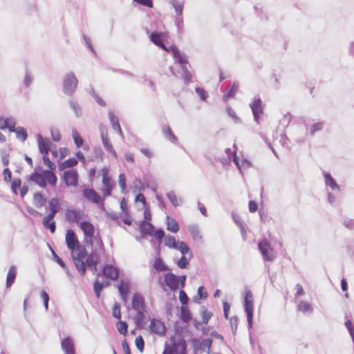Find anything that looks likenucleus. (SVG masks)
<instances>
[{"mask_svg": "<svg viewBox=\"0 0 354 354\" xmlns=\"http://www.w3.org/2000/svg\"><path fill=\"white\" fill-rule=\"evenodd\" d=\"M323 175L324 178V183L326 187H330L334 192L340 191L339 186L329 173L324 171Z\"/></svg>", "mask_w": 354, "mask_h": 354, "instance_id": "24", "label": "nucleus"}, {"mask_svg": "<svg viewBox=\"0 0 354 354\" xmlns=\"http://www.w3.org/2000/svg\"><path fill=\"white\" fill-rule=\"evenodd\" d=\"M79 226L84 234V243L91 248H95L100 251L104 250V244L101 236L96 231L94 225L88 221H82L79 223Z\"/></svg>", "mask_w": 354, "mask_h": 354, "instance_id": "3", "label": "nucleus"}, {"mask_svg": "<svg viewBox=\"0 0 354 354\" xmlns=\"http://www.w3.org/2000/svg\"><path fill=\"white\" fill-rule=\"evenodd\" d=\"M41 297L44 301L45 309L47 310L48 309L49 296L45 290H42L41 292Z\"/></svg>", "mask_w": 354, "mask_h": 354, "instance_id": "59", "label": "nucleus"}, {"mask_svg": "<svg viewBox=\"0 0 354 354\" xmlns=\"http://www.w3.org/2000/svg\"><path fill=\"white\" fill-rule=\"evenodd\" d=\"M171 346L174 354H186L187 344L184 339L181 337L173 339Z\"/></svg>", "mask_w": 354, "mask_h": 354, "instance_id": "16", "label": "nucleus"}, {"mask_svg": "<svg viewBox=\"0 0 354 354\" xmlns=\"http://www.w3.org/2000/svg\"><path fill=\"white\" fill-rule=\"evenodd\" d=\"M118 290L120 292L122 299L126 301L129 291V281L128 280L122 279L118 285Z\"/></svg>", "mask_w": 354, "mask_h": 354, "instance_id": "25", "label": "nucleus"}, {"mask_svg": "<svg viewBox=\"0 0 354 354\" xmlns=\"http://www.w3.org/2000/svg\"><path fill=\"white\" fill-rule=\"evenodd\" d=\"M29 180L41 188H45L48 185L55 187L57 183V177L52 171L36 169L30 176Z\"/></svg>", "mask_w": 354, "mask_h": 354, "instance_id": "4", "label": "nucleus"}, {"mask_svg": "<svg viewBox=\"0 0 354 354\" xmlns=\"http://www.w3.org/2000/svg\"><path fill=\"white\" fill-rule=\"evenodd\" d=\"M259 249L266 261H272L276 257L273 249L266 239L259 243Z\"/></svg>", "mask_w": 354, "mask_h": 354, "instance_id": "12", "label": "nucleus"}, {"mask_svg": "<svg viewBox=\"0 0 354 354\" xmlns=\"http://www.w3.org/2000/svg\"><path fill=\"white\" fill-rule=\"evenodd\" d=\"M132 307L135 310H146L144 297L139 293L133 295Z\"/></svg>", "mask_w": 354, "mask_h": 354, "instance_id": "19", "label": "nucleus"}, {"mask_svg": "<svg viewBox=\"0 0 354 354\" xmlns=\"http://www.w3.org/2000/svg\"><path fill=\"white\" fill-rule=\"evenodd\" d=\"M51 138L53 141L58 142L61 139L60 133L57 129H52L50 131Z\"/></svg>", "mask_w": 354, "mask_h": 354, "instance_id": "58", "label": "nucleus"}, {"mask_svg": "<svg viewBox=\"0 0 354 354\" xmlns=\"http://www.w3.org/2000/svg\"><path fill=\"white\" fill-rule=\"evenodd\" d=\"M82 193L85 198L89 202L95 204H100L101 206L103 205L102 198L94 189L86 188L82 191Z\"/></svg>", "mask_w": 354, "mask_h": 354, "instance_id": "15", "label": "nucleus"}, {"mask_svg": "<svg viewBox=\"0 0 354 354\" xmlns=\"http://www.w3.org/2000/svg\"><path fill=\"white\" fill-rule=\"evenodd\" d=\"M180 318L185 323H187L191 320L192 315L187 307L182 306L180 308Z\"/></svg>", "mask_w": 354, "mask_h": 354, "instance_id": "41", "label": "nucleus"}, {"mask_svg": "<svg viewBox=\"0 0 354 354\" xmlns=\"http://www.w3.org/2000/svg\"><path fill=\"white\" fill-rule=\"evenodd\" d=\"M153 225L148 221H142L140 225V230L143 234H152Z\"/></svg>", "mask_w": 354, "mask_h": 354, "instance_id": "33", "label": "nucleus"}, {"mask_svg": "<svg viewBox=\"0 0 354 354\" xmlns=\"http://www.w3.org/2000/svg\"><path fill=\"white\" fill-rule=\"evenodd\" d=\"M167 197L170 200L172 205L175 207L179 205L180 203H181V201H179L176 194L174 192H170L167 193Z\"/></svg>", "mask_w": 354, "mask_h": 354, "instance_id": "50", "label": "nucleus"}, {"mask_svg": "<svg viewBox=\"0 0 354 354\" xmlns=\"http://www.w3.org/2000/svg\"><path fill=\"white\" fill-rule=\"evenodd\" d=\"M136 313L133 317V321L136 325L138 327H142L144 324L145 310H136Z\"/></svg>", "mask_w": 354, "mask_h": 354, "instance_id": "34", "label": "nucleus"}, {"mask_svg": "<svg viewBox=\"0 0 354 354\" xmlns=\"http://www.w3.org/2000/svg\"><path fill=\"white\" fill-rule=\"evenodd\" d=\"M78 173L76 169H71L63 173L62 179L68 187H76L78 183Z\"/></svg>", "mask_w": 354, "mask_h": 354, "instance_id": "11", "label": "nucleus"}, {"mask_svg": "<svg viewBox=\"0 0 354 354\" xmlns=\"http://www.w3.org/2000/svg\"><path fill=\"white\" fill-rule=\"evenodd\" d=\"M252 109L254 119L259 122L261 115L263 113L262 102L259 96L254 97L252 102L250 104Z\"/></svg>", "mask_w": 354, "mask_h": 354, "instance_id": "14", "label": "nucleus"}, {"mask_svg": "<svg viewBox=\"0 0 354 354\" xmlns=\"http://www.w3.org/2000/svg\"><path fill=\"white\" fill-rule=\"evenodd\" d=\"M164 243L165 246L178 250L182 254H189V258L192 257V252L189 247L182 241H177L174 236L167 235L165 237Z\"/></svg>", "mask_w": 354, "mask_h": 354, "instance_id": "7", "label": "nucleus"}, {"mask_svg": "<svg viewBox=\"0 0 354 354\" xmlns=\"http://www.w3.org/2000/svg\"><path fill=\"white\" fill-rule=\"evenodd\" d=\"M239 84L236 82H234L231 88L227 92V93L225 94L223 97V99L225 102H227L230 98H233L236 93L238 89Z\"/></svg>", "mask_w": 354, "mask_h": 354, "instance_id": "40", "label": "nucleus"}, {"mask_svg": "<svg viewBox=\"0 0 354 354\" xmlns=\"http://www.w3.org/2000/svg\"><path fill=\"white\" fill-rule=\"evenodd\" d=\"M77 160L75 158H71L66 160L59 164V169L64 170L66 168L72 167L77 164Z\"/></svg>", "mask_w": 354, "mask_h": 354, "instance_id": "32", "label": "nucleus"}, {"mask_svg": "<svg viewBox=\"0 0 354 354\" xmlns=\"http://www.w3.org/2000/svg\"><path fill=\"white\" fill-rule=\"evenodd\" d=\"M17 274V268L15 266H12L10 267L6 278V287L9 288L12 286V284L15 282V277Z\"/></svg>", "mask_w": 354, "mask_h": 354, "instance_id": "28", "label": "nucleus"}, {"mask_svg": "<svg viewBox=\"0 0 354 354\" xmlns=\"http://www.w3.org/2000/svg\"><path fill=\"white\" fill-rule=\"evenodd\" d=\"M324 124L323 122H318L313 124L309 129H306L307 131H310L311 136H313L316 132L323 129Z\"/></svg>", "mask_w": 354, "mask_h": 354, "instance_id": "44", "label": "nucleus"}, {"mask_svg": "<svg viewBox=\"0 0 354 354\" xmlns=\"http://www.w3.org/2000/svg\"><path fill=\"white\" fill-rule=\"evenodd\" d=\"M72 138L73 139L74 143L77 148H80L83 145V139L82 138L81 136L80 135L79 132L77 129H73L71 131Z\"/></svg>", "mask_w": 354, "mask_h": 354, "instance_id": "36", "label": "nucleus"}, {"mask_svg": "<svg viewBox=\"0 0 354 354\" xmlns=\"http://www.w3.org/2000/svg\"><path fill=\"white\" fill-rule=\"evenodd\" d=\"M37 141L39 152L42 154H48L50 149V141L43 138L40 134L37 136Z\"/></svg>", "mask_w": 354, "mask_h": 354, "instance_id": "17", "label": "nucleus"}, {"mask_svg": "<svg viewBox=\"0 0 354 354\" xmlns=\"http://www.w3.org/2000/svg\"><path fill=\"white\" fill-rule=\"evenodd\" d=\"M103 273L105 277L115 280L119 276V269L112 265H106L103 269Z\"/></svg>", "mask_w": 354, "mask_h": 354, "instance_id": "22", "label": "nucleus"}, {"mask_svg": "<svg viewBox=\"0 0 354 354\" xmlns=\"http://www.w3.org/2000/svg\"><path fill=\"white\" fill-rule=\"evenodd\" d=\"M179 299L183 305H185L187 304L189 298L186 294V292L183 290H180L179 292Z\"/></svg>", "mask_w": 354, "mask_h": 354, "instance_id": "60", "label": "nucleus"}, {"mask_svg": "<svg viewBox=\"0 0 354 354\" xmlns=\"http://www.w3.org/2000/svg\"><path fill=\"white\" fill-rule=\"evenodd\" d=\"M43 161L44 165L48 167V171H53V170L55 169L56 165L54 162L50 161V158L48 156V154H44V156H43Z\"/></svg>", "mask_w": 354, "mask_h": 354, "instance_id": "48", "label": "nucleus"}, {"mask_svg": "<svg viewBox=\"0 0 354 354\" xmlns=\"http://www.w3.org/2000/svg\"><path fill=\"white\" fill-rule=\"evenodd\" d=\"M232 217H233L234 221L239 227L243 239H245L246 231H245L244 225L241 220V218L238 215H236V214H233Z\"/></svg>", "mask_w": 354, "mask_h": 354, "instance_id": "42", "label": "nucleus"}, {"mask_svg": "<svg viewBox=\"0 0 354 354\" xmlns=\"http://www.w3.org/2000/svg\"><path fill=\"white\" fill-rule=\"evenodd\" d=\"M15 124H16L15 120L14 118H12V119L10 120V122H8V124L6 129H8L10 132L15 133L16 129H17V127H15Z\"/></svg>", "mask_w": 354, "mask_h": 354, "instance_id": "62", "label": "nucleus"}, {"mask_svg": "<svg viewBox=\"0 0 354 354\" xmlns=\"http://www.w3.org/2000/svg\"><path fill=\"white\" fill-rule=\"evenodd\" d=\"M118 183L121 188L122 192H124V191L126 190V177L124 174H120L119 175Z\"/></svg>", "mask_w": 354, "mask_h": 354, "instance_id": "56", "label": "nucleus"}, {"mask_svg": "<svg viewBox=\"0 0 354 354\" xmlns=\"http://www.w3.org/2000/svg\"><path fill=\"white\" fill-rule=\"evenodd\" d=\"M66 243L71 252V256L77 270L84 275L86 272L84 260L87 257V251L85 246L81 245L72 230H68L66 233Z\"/></svg>", "mask_w": 354, "mask_h": 354, "instance_id": "2", "label": "nucleus"}, {"mask_svg": "<svg viewBox=\"0 0 354 354\" xmlns=\"http://www.w3.org/2000/svg\"><path fill=\"white\" fill-rule=\"evenodd\" d=\"M225 153L226 154V157H223L221 158V162L223 165L230 164L232 160L241 173L243 170L250 168L252 165L251 162L245 158H243V165H241L240 157L236 154L235 151H232L230 149H226L225 150Z\"/></svg>", "mask_w": 354, "mask_h": 354, "instance_id": "5", "label": "nucleus"}, {"mask_svg": "<svg viewBox=\"0 0 354 354\" xmlns=\"http://www.w3.org/2000/svg\"><path fill=\"white\" fill-rule=\"evenodd\" d=\"M101 138L108 137L107 127L104 124H100L99 127Z\"/></svg>", "mask_w": 354, "mask_h": 354, "instance_id": "63", "label": "nucleus"}, {"mask_svg": "<svg viewBox=\"0 0 354 354\" xmlns=\"http://www.w3.org/2000/svg\"><path fill=\"white\" fill-rule=\"evenodd\" d=\"M102 139V145H103V147L104 148L108 151L110 153L112 154V156L115 158H118V153H116V151H115L112 144L111 143L109 139V137H105V138H101Z\"/></svg>", "mask_w": 354, "mask_h": 354, "instance_id": "29", "label": "nucleus"}, {"mask_svg": "<svg viewBox=\"0 0 354 354\" xmlns=\"http://www.w3.org/2000/svg\"><path fill=\"white\" fill-rule=\"evenodd\" d=\"M297 309L303 313H312L313 310L310 304L304 301H301L298 304Z\"/></svg>", "mask_w": 354, "mask_h": 354, "instance_id": "31", "label": "nucleus"}, {"mask_svg": "<svg viewBox=\"0 0 354 354\" xmlns=\"http://www.w3.org/2000/svg\"><path fill=\"white\" fill-rule=\"evenodd\" d=\"M153 236L158 241H161L162 238L165 237V232L161 229H158L154 232Z\"/></svg>", "mask_w": 354, "mask_h": 354, "instance_id": "64", "label": "nucleus"}, {"mask_svg": "<svg viewBox=\"0 0 354 354\" xmlns=\"http://www.w3.org/2000/svg\"><path fill=\"white\" fill-rule=\"evenodd\" d=\"M164 280H165L166 285L171 290H176L178 288L179 279L176 275H175L172 273H167L164 276Z\"/></svg>", "mask_w": 354, "mask_h": 354, "instance_id": "18", "label": "nucleus"}, {"mask_svg": "<svg viewBox=\"0 0 354 354\" xmlns=\"http://www.w3.org/2000/svg\"><path fill=\"white\" fill-rule=\"evenodd\" d=\"M191 259L189 258V254H183L181 258L177 261V266L180 268H185Z\"/></svg>", "mask_w": 354, "mask_h": 354, "instance_id": "45", "label": "nucleus"}, {"mask_svg": "<svg viewBox=\"0 0 354 354\" xmlns=\"http://www.w3.org/2000/svg\"><path fill=\"white\" fill-rule=\"evenodd\" d=\"M150 40L163 50L171 52L174 59L179 63L183 71V77L185 84H189L192 79L191 73L187 68V59L185 54L180 52L174 46L167 48L165 43L168 40V35L165 32H153L150 35Z\"/></svg>", "mask_w": 354, "mask_h": 354, "instance_id": "1", "label": "nucleus"}, {"mask_svg": "<svg viewBox=\"0 0 354 354\" xmlns=\"http://www.w3.org/2000/svg\"><path fill=\"white\" fill-rule=\"evenodd\" d=\"M150 331L160 337H162L166 333V328L164 323L157 319H151L149 324Z\"/></svg>", "mask_w": 354, "mask_h": 354, "instance_id": "13", "label": "nucleus"}, {"mask_svg": "<svg viewBox=\"0 0 354 354\" xmlns=\"http://www.w3.org/2000/svg\"><path fill=\"white\" fill-rule=\"evenodd\" d=\"M15 133L17 138L21 140L22 142H24L28 136L26 130L22 127H17Z\"/></svg>", "mask_w": 354, "mask_h": 354, "instance_id": "43", "label": "nucleus"}, {"mask_svg": "<svg viewBox=\"0 0 354 354\" xmlns=\"http://www.w3.org/2000/svg\"><path fill=\"white\" fill-rule=\"evenodd\" d=\"M61 347L65 354H75L74 343L71 337H66L62 340Z\"/></svg>", "mask_w": 354, "mask_h": 354, "instance_id": "21", "label": "nucleus"}, {"mask_svg": "<svg viewBox=\"0 0 354 354\" xmlns=\"http://www.w3.org/2000/svg\"><path fill=\"white\" fill-rule=\"evenodd\" d=\"M78 80L73 73H68L63 78V91L67 95H72L77 86Z\"/></svg>", "mask_w": 354, "mask_h": 354, "instance_id": "8", "label": "nucleus"}, {"mask_svg": "<svg viewBox=\"0 0 354 354\" xmlns=\"http://www.w3.org/2000/svg\"><path fill=\"white\" fill-rule=\"evenodd\" d=\"M70 105L74 111L75 115L78 118L80 117L82 115V110L79 104L77 102L71 100L70 102Z\"/></svg>", "mask_w": 354, "mask_h": 354, "instance_id": "51", "label": "nucleus"}, {"mask_svg": "<svg viewBox=\"0 0 354 354\" xmlns=\"http://www.w3.org/2000/svg\"><path fill=\"white\" fill-rule=\"evenodd\" d=\"M108 115L113 129L115 130L117 129H119V127H120V125L119 123V119L118 116H116L111 111H109Z\"/></svg>", "mask_w": 354, "mask_h": 354, "instance_id": "37", "label": "nucleus"}, {"mask_svg": "<svg viewBox=\"0 0 354 354\" xmlns=\"http://www.w3.org/2000/svg\"><path fill=\"white\" fill-rule=\"evenodd\" d=\"M21 181L19 178H15L11 184V189L15 194H17V189L21 188Z\"/></svg>", "mask_w": 354, "mask_h": 354, "instance_id": "52", "label": "nucleus"}, {"mask_svg": "<svg viewBox=\"0 0 354 354\" xmlns=\"http://www.w3.org/2000/svg\"><path fill=\"white\" fill-rule=\"evenodd\" d=\"M196 92L200 98L203 100H205L208 96L207 93L203 88H196Z\"/></svg>", "mask_w": 354, "mask_h": 354, "instance_id": "61", "label": "nucleus"}, {"mask_svg": "<svg viewBox=\"0 0 354 354\" xmlns=\"http://www.w3.org/2000/svg\"><path fill=\"white\" fill-rule=\"evenodd\" d=\"M48 208L50 211V212L48 215V218H54L55 214L59 210V201L57 198H53L48 201Z\"/></svg>", "mask_w": 354, "mask_h": 354, "instance_id": "23", "label": "nucleus"}, {"mask_svg": "<svg viewBox=\"0 0 354 354\" xmlns=\"http://www.w3.org/2000/svg\"><path fill=\"white\" fill-rule=\"evenodd\" d=\"M117 329L122 335H126L127 333L128 325L125 322L119 321L117 324Z\"/></svg>", "mask_w": 354, "mask_h": 354, "instance_id": "47", "label": "nucleus"}, {"mask_svg": "<svg viewBox=\"0 0 354 354\" xmlns=\"http://www.w3.org/2000/svg\"><path fill=\"white\" fill-rule=\"evenodd\" d=\"M162 132L167 140L171 142H176L177 141L176 136L173 133L169 126H164L162 127Z\"/></svg>", "mask_w": 354, "mask_h": 354, "instance_id": "35", "label": "nucleus"}, {"mask_svg": "<svg viewBox=\"0 0 354 354\" xmlns=\"http://www.w3.org/2000/svg\"><path fill=\"white\" fill-rule=\"evenodd\" d=\"M153 266L157 271H164L167 270V266L160 258L156 259Z\"/></svg>", "mask_w": 354, "mask_h": 354, "instance_id": "46", "label": "nucleus"}, {"mask_svg": "<svg viewBox=\"0 0 354 354\" xmlns=\"http://www.w3.org/2000/svg\"><path fill=\"white\" fill-rule=\"evenodd\" d=\"M226 111L227 115L234 120L235 123L240 122V118L237 116L234 110L228 106L226 108Z\"/></svg>", "mask_w": 354, "mask_h": 354, "instance_id": "53", "label": "nucleus"}, {"mask_svg": "<svg viewBox=\"0 0 354 354\" xmlns=\"http://www.w3.org/2000/svg\"><path fill=\"white\" fill-rule=\"evenodd\" d=\"M33 202L37 207H41L46 203V198L41 193H35L33 196Z\"/></svg>", "mask_w": 354, "mask_h": 354, "instance_id": "38", "label": "nucleus"}, {"mask_svg": "<svg viewBox=\"0 0 354 354\" xmlns=\"http://www.w3.org/2000/svg\"><path fill=\"white\" fill-rule=\"evenodd\" d=\"M254 298L251 291H246L244 298V309L247 315L249 328L252 326Z\"/></svg>", "mask_w": 354, "mask_h": 354, "instance_id": "9", "label": "nucleus"}, {"mask_svg": "<svg viewBox=\"0 0 354 354\" xmlns=\"http://www.w3.org/2000/svg\"><path fill=\"white\" fill-rule=\"evenodd\" d=\"M94 248V251L92 252V254L89 257H88L86 258V261H84V263H85V268H86V266H87L89 268H93L94 270H96V266L98 263L99 258L95 254V252L100 250L97 249V250H95V248Z\"/></svg>", "mask_w": 354, "mask_h": 354, "instance_id": "27", "label": "nucleus"}, {"mask_svg": "<svg viewBox=\"0 0 354 354\" xmlns=\"http://www.w3.org/2000/svg\"><path fill=\"white\" fill-rule=\"evenodd\" d=\"M103 288V285L98 281H95L93 285V290L97 298L100 297V292Z\"/></svg>", "mask_w": 354, "mask_h": 354, "instance_id": "54", "label": "nucleus"}, {"mask_svg": "<svg viewBox=\"0 0 354 354\" xmlns=\"http://www.w3.org/2000/svg\"><path fill=\"white\" fill-rule=\"evenodd\" d=\"M102 175V187L100 190L103 194L104 197L110 196L111 194L112 189L114 186V183L111 180V177L109 175V169L104 167L101 169Z\"/></svg>", "mask_w": 354, "mask_h": 354, "instance_id": "10", "label": "nucleus"}, {"mask_svg": "<svg viewBox=\"0 0 354 354\" xmlns=\"http://www.w3.org/2000/svg\"><path fill=\"white\" fill-rule=\"evenodd\" d=\"M12 119V117H4L0 115V129H5L7 128L8 122L10 120Z\"/></svg>", "mask_w": 354, "mask_h": 354, "instance_id": "55", "label": "nucleus"}, {"mask_svg": "<svg viewBox=\"0 0 354 354\" xmlns=\"http://www.w3.org/2000/svg\"><path fill=\"white\" fill-rule=\"evenodd\" d=\"M113 316L118 319H120L121 317L120 306L118 303H115L113 307Z\"/></svg>", "mask_w": 354, "mask_h": 354, "instance_id": "57", "label": "nucleus"}, {"mask_svg": "<svg viewBox=\"0 0 354 354\" xmlns=\"http://www.w3.org/2000/svg\"><path fill=\"white\" fill-rule=\"evenodd\" d=\"M212 344V339L206 338L201 340L200 343V348L204 350L207 354H210V349Z\"/></svg>", "mask_w": 354, "mask_h": 354, "instance_id": "39", "label": "nucleus"}, {"mask_svg": "<svg viewBox=\"0 0 354 354\" xmlns=\"http://www.w3.org/2000/svg\"><path fill=\"white\" fill-rule=\"evenodd\" d=\"M135 344L138 350L140 353H142L145 346V342L142 336H138L136 337Z\"/></svg>", "mask_w": 354, "mask_h": 354, "instance_id": "49", "label": "nucleus"}, {"mask_svg": "<svg viewBox=\"0 0 354 354\" xmlns=\"http://www.w3.org/2000/svg\"><path fill=\"white\" fill-rule=\"evenodd\" d=\"M187 230L194 241L199 243H203V236L197 225H189L187 226Z\"/></svg>", "mask_w": 354, "mask_h": 354, "instance_id": "20", "label": "nucleus"}, {"mask_svg": "<svg viewBox=\"0 0 354 354\" xmlns=\"http://www.w3.org/2000/svg\"><path fill=\"white\" fill-rule=\"evenodd\" d=\"M169 3L175 12L174 23L178 32L181 33L184 29L183 9L185 2L184 0H169Z\"/></svg>", "mask_w": 354, "mask_h": 354, "instance_id": "6", "label": "nucleus"}, {"mask_svg": "<svg viewBox=\"0 0 354 354\" xmlns=\"http://www.w3.org/2000/svg\"><path fill=\"white\" fill-rule=\"evenodd\" d=\"M83 213L79 209H69L66 212V217L69 221L78 223L82 218Z\"/></svg>", "mask_w": 354, "mask_h": 354, "instance_id": "26", "label": "nucleus"}, {"mask_svg": "<svg viewBox=\"0 0 354 354\" xmlns=\"http://www.w3.org/2000/svg\"><path fill=\"white\" fill-rule=\"evenodd\" d=\"M166 224L167 230L173 233H176L179 230V225L178 222L169 216H167Z\"/></svg>", "mask_w": 354, "mask_h": 354, "instance_id": "30", "label": "nucleus"}]
</instances>
